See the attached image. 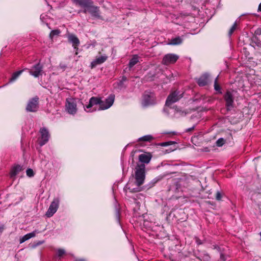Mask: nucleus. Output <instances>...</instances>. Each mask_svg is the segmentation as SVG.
<instances>
[{
  "label": "nucleus",
  "instance_id": "f257e3e1",
  "mask_svg": "<svg viewBox=\"0 0 261 261\" xmlns=\"http://www.w3.org/2000/svg\"><path fill=\"white\" fill-rule=\"evenodd\" d=\"M145 178V165L144 164L138 165L135 169V184L138 187L141 186Z\"/></svg>",
  "mask_w": 261,
  "mask_h": 261
},
{
  "label": "nucleus",
  "instance_id": "f03ea898",
  "mask_svg": "<svg viewBox=\"0 0 261 261\" xmlns=\"http://www.w3.org/2000/svg\"><path fill=\"white\" fill-rule=\"evenodd\" d=\"M93 4V2L91 1V3L88 5L86 9L84 10L83 12L85 13L88 12L92 17L98 19H101L99 7L94 6Z\"/></svg>",
  "mask_w": 261,
  "mask_h": 261
},
{
  "label": "nucleus",
  "instance_id": "7ed1b4c3",
  "mask_svg": "<svg viewBox=\"0 0 261 261\" xmlns=\"http://www.w3.org/2000/svg\"><path fill=\"white\" fill-rule=\"evenodd\" d=\"M38 109L39 97L36 96L29 100L25 109L27 112H36Z\"/></svg>",
  "mask_w": 261,
  "mask_h": 261
},
{
  "label": "nucleus",
  "instance_id": "20e7f679",
  "mask_svg": "<svg viewBox=\"0 0 261 261\" xmlns=\"http://www.w3.org/2000/svg\"><path fill=\"white\" fill-rule=\"evenodd\" d=\"M155 103L154 95L152 93L145 92L143 96L142 105L143 107H146Z\"/></svg>",
  "mask_w": 261,
  "mask_h": 261
},
{
  "label": "nucleus",
  "instance_id": "39448f33",
  "mask_svg": "<svg viewBox=\"0 0 261 261\" xmlns=\"http://www.w3.org/2000/svg\"><path fill=\"white\" fill-rule=\"evenodd\" d=\"M182 97V93L180 94L179 91H175L168 96L166 101V105L170 106L172 103L178 101Z\"/></svg>",
  "mask_w": 261,
  "mask_h": 261
},
{
  "label": "nucleus",
  "instance_id": "423d86ee",
  "mask_svg": "<svg viewBox=\"0 0 261 261\" xmlns=\"http://www.w3.org/2000/svg\"><path fill=\"white\" fill-rule=\"evenodd\" d=\"M59 204V199L55 198L51 202L49 207L46 212L45 215L49 218L53 216V215L57 212Z\"/></svg>",
  "mask_w": 261,
  "mask_h": 261
},
{
  "label": "nucleus",
  "instance_id": "0eeeda50",
  "mask_svg": "<svg viewBox=\"0 0 261 261\" xmlns=\"http://www.w3.org/2000/svg\"><path fill=\"white\" fill-rule=\"evenodd\" d=\"M115 99V95L111 94L109 97L103 101L101 100V107L98 109V110H103L110 108L113 104Z\"/></svg>",
  "mask_w": 261,
  "mask_h": 261
},
{
  "label": "nucleus",
  "instance_id": "6e6552de",
  "mask_svg": "<svg viewBox=\"0 0 261 261\" xmlns=\"http://www.w3.org/2000/svg\"><path fill=\"white\" fill-rule=\"evenodd\" d=\"M226 107L227 111L231 110L233 108V96L230 91H227L224 95Z\"/></svg>",
  "mask_w": 261,
  "mask_h": 261
},
{
  "label": "nucleus",
  "instance_id": "1a4fd4ad",
  "mask_svg": "<svg viewBox=\"0 0 261 261\" xmlns=\"http://www.w3.org/2000/svg\"><path fill=\"white\" fill-rule=\"evenodd\" d=\"M178 59V56L173 54L166 55L162 60V63L164 65H169L174 63Z\"/></svg>",
  "mask_w": 261,
  "mask_h": 261
},
{
  "label": "nucleus",
  "instance_id": "9d476101",
  "mask_svg": "<svg viewBox=\"0 0 261 261\" xmlns=\"http://www.w3.org/2000/svg\"><path fill=\"white\" fill-rule=\"evenodd\" d=\"M43 66L40 65V63L34 65L32 68L30 70L29 73L31 75L34 76L35 77H37L39 76L42 75L43 71Z\"/></svg>",
  "mask_w": 261,
  "mask_h": 261
},
{
  "label": "nucleus",
  "instance_id": "9b49d317",
  "mask_svg": "<svg viewBox=\"0 0 261 261\" xmlns=\"http://www.w3.org/2000/svg\"><path fill=\"white\" fill-rule=\"evenodd\" d=\"M66 110L70 114H74L77 111L76 103L73 99H67Z\"/></svg>",
  "mask_w": 261,
  "mask_h": 261
},
{
  "label": "nucleus",
  "instance_id": "f8f14e48",
  "mask_svg": "<svg viewBox=\"0 0 261 261\" xmlns=\"http://www.w3.org/2000/svg\"><path fill=\"white\" fill-rule=\"evenodd\" d=\"M40 133L41 137L39 144L40 146H43L48 142L49 138V134L48 130L44 127L40 128Z\"/></svg>",
  "mask_w": 261,
  "mask_h": 261
},
{
  "label": "nucleus",
  "instance_id": "ddd939ff",
  "mask_svg": "<svg viewBox=\"0 0 261 261\" xmlns=\"http://www.w3.org/2000/svg\"><path fill=\"white\" fill-rule=\"evenodd\" d=\"M210 75L207 73H204L197 79V83L200 86L206 85L209 82Z\"/></svg>",
  "mask_w": 261,
  "mask_h": 261
},
{
  "label": "nucleus",
  "instance_id": "4468645a",
  "mask_svg": "<svg viewBox=\"0 0 261 261\" xmlns=\"http://www.w3.org/2000/svg\"><path fill=\"white\" fill-rule=\"evenodd\" d=\"M107 59L108 57L106 55L97 57L94 60H93L91 62V68H93L95 67L97 65H99L103 63L107 60Z\"/></svg>",
  "mask_w": 261,
  "mask_h": 261
},
{
  "label": "nucleus",
  "instance_id": "2eb2a0df",
  "mask_svg": "<svg viewBox=\"0 0 261 261\" xmlns=\"http://www.w3.org/2000/svg\"><path fill=\"white\" fill-rule=\"evenodd\" d=\"M99 105V107H101V99L97 97H92L89 101V104L86 106L87 109L91 108L94 105Z\"/></svg>",
  "mask_w": 261,
  "mask_h": 261
},
{
  "label": "nucleus",
  "instance_id": "dca6fc26",
  "mask_svg": "<svg viewBox=\"0 0 261 261\" xmlns=\"http://www.w3.org/2000/svg\"><path fill=\"white\" fill-rule=\"evenodd\" d=\"M151 157L152 156L149 153H142L139 155V160L144 164H148L150 161Z\"/></svg>",
  "mask_w": 261,
  "mask_h": 261
},
{
  "label": "nucleus",
  "instance_id": "f3484780",
  "mask_svg": "<svg viewBox=\"0 0 261 261\" xmlns=\"http://www.w3.org/2000/svg\"><path fill=\"white\" fill-rule=\"evenodd\" d=\"M68 39V41L72 43L73 47L75 49H77L80 44V41L77 37L73 34H70L69 35Z\"/></svg>",
  "mask_w": 261,
  "mask_h": 261
},
{
  "label": "nucleus",
  "instance_id": "a211bd4d",
  "mask_svg": "<svg viewBox=\"0 0 261 261\" xmlns=\"http://www.w3.org/2000/svg\"><path fill=\"white\" fill-rule=\"evenodd\" d=\"M127 79L126 77L125 76H122L121 80L115 83V85H116L115 88H117L119 90L125 89L127 86L125 84V82L127 81Z\"/></svg>",
  "mask_w": 261,
  "mask_h": 261
},
{
  "label": "nucleus",
  "instance_id": "6ab92c4d",
  "mask_svg": "<svg viewBox=\"0 0 261 261\" xmlns=\"http://www.w3.org/2000/svg\"><path fill=\"white\" fill-rule=\"evenodd\" d=\"M73 2L85 9L91 3V0H72Z\"/></svg>",
  "mask_w": 261,
  "mask_h": 261
},
{
  "label": "nucleus",
  "instance_id": "aec40b11",
  "mask_svg": "<svg viewBox=\"0 0 261 261\" xmlns=\"http://www.w3.org/2000/svg\"><path fill=\"white\" fill-rule=\"evenodd\" d=\"M22 170V167L19 165L14 166L11 170L10 177L11 178L14 177Z\"/></svg>",
  "mask_w": 261,
  "mask_h": 261
},
{
  "label": "nucleus",
  "instance_id": "412c9836",
  "mask_svg": "<svg viewBox=\"0 0 261 261\" xmlns=\"http://www.w3.org/2000/svg\"><path fill=\"white\" fill-rule=\"evenodd\" d=\"M37 230H35L31 233H28L24 236H23L20 239V243H22L26 241L27 240L34 237L36 236V234L37 233Z\"/></svg>",
  "mask_w": 261,
  "mask_h": 261
},
{
  "label": "nucleus",
  "instance_id": "4be33fe9",
  "mask_svg": "<svg viewBox=\"0 0 261 261\" xmlns=\"http://www.w3.org/2000/svg\"><path fill=\"white\" fill-rule=\"evenodd\" d=\"M182 42V39L180 37H177L171 39L170 42L168 43V44L176 45L181 44Z\"/></svg>",
  "mask_w": 261,
  "mask_h": 261
},
{
  "label": "nucleus",
  "instance_id": "5701e85b",
  "mask_svg": "<svg viewBox=\"0 0 261 261\" xmlns=\"http://www.w3.org/2000/svg\"><path fill=\"white\" fill-rule=\"evenodd\" d=\"M139 62V57L138 55H135L129 62L128 66L129 69L132 68L134 65Z\"/></svg>",
  "mask_w": 261,
  "mask_h": 261
},
{
  "label": "nucleus",
  "instance_id": "b1692460",
  "mask_svg": "<svg viewBox=\"0 0 261 261\" xmlns=\"http://www.w3.org/2000/svg\"><path fill=\"white\" fill-rule=\"evenodd\" d=\"M153 139V137L151 135H146L139 139V141L149 142Z\"/></svg>",
  "mask_w": 261,
  "mask_h": 261
},
{
  "label": "nucleus",
  "instance_id": "393cba45",
  "mask_svg": "<svg viewBox=\"0 0 261 261\" xmlns=\"http://www.w3.org/2000/svg\"><path fill=\"white\" fill-rule=\"evenodd\" d=\"M23 70H20L17 72H14L12 75L11 78L10 80V82H12L14 81L17 79V78L21 74Z\"/></svg>",
  "mask_w": 261,
  "mask_h": 261
},
{
  "label": "nucleus",
  "instance_id": "a878e982",
  "mask_svg": "<svg viewBox=\"0 0 261 261\" xmlns=\"http://www.w3.org/2000/svg\"><path fill=\"white\" fill-rule=\"evenodd\" d=\"M218 79V76L216 78V79L215 80L214 88L216 91H218L220 93H221V88H220V86L217 83Z\"/></svg>",
  "mask_w": 261,
  "mask_h": 261
},
{
  "label": "nucleus",
  "instance_id": "bb28decb",
  "mask_svg": "<svg viewBox=\"0 0 261 261\" xmlns=\"http://www.w3.org/2000/svg\"><path fill=\"white\" fill-rule=\"evenodd\" d=\"M225 143V140L223 138H219V139H218V140L216 141V145L217 146L221 147L223 144H224Z\"/></svg>",
  "mask_w": 261,
  "mask_h": 261
},
{
  "label": "nucleus",
  "instance_id": "cd10ccee",
  "mask_svg": "<svg viewBox=\"0 0 261 261\" xmlns=\"http://www.w3.org/2000/svg\"><path fill=\"white\" fill-rule=\"evenodd\" d=\"M237 27V22H234L233 25L231 27V28L230 29L229 32H228V35L230 36L232 33L234 32V31L236 30Z\"/></svg>",
  "mask_w": 261,
  "mask_h": 261
},
{
  "label": "nucleus",
  "instance_id": "c85d7f7f",
  "mask_svg": "<svg viewBox=\"0 0 261 261\" xmlns=\"http://www.w3.org/2000/svg\"><path fill=\"white\" fill-rule=\"evenodd\" d=\"M60 31L58 30H54L51 31L49 37L50 38H53V37L55 35H58L60 33Z\"/></svg>",
  "mask_w": 261,
  "mask_h": 261
},
{
  "label": "nucleus",
  "instance_id": "c756f323",
  "mask_svg": "<svg viewBox=\"0 0 261 261\" xmlns=\"http://www.w3.org/2000/svg\"><path fill=\"white\" fill-rule=\"evenodd\" d=\"M26 173H27V176H28L29 177H33L34 175V171L31 168H29L27 170Z\"/></svg>",
  "mask_w": 261,
  "mask_h": 261
},
{
  "label": "nucleus",
  "instance_id": "7c9ffc66",
  "mask_svg": "<svg viewBox=\"0 0 261 261\" xmlns=\"http://www.w3.org/2000/svg\"><path fill=\"white\" fill-rule=\"evenodd\" d=\"M65 253V251L62 249H59L58 250L57 254L59 257L62 256Z\"/></svg>",
  "mask_w": 261,
  "mask_h": 261
},
{
  "label": "nucleus",
  "instance_id": "2f4dec72",
  "mask_svg": "<svg viewBox=\"0 0 261 261\" xmlns=\"http://www.w3.org/2000/svg\"><path fill=\"white\" fill-rule=\"evenodd\" d=\"M174 143H175V142H172V141L165 142L162 143H161V146H167L173 144Z\"/></svg>",
  "mask_w": 261,
  "mask_h": 261
},
{
  "label": "nucleus",
  "instance_id": "473e14b6",
  "mask_svg": "<svg viewBox=\"0 0 261 261\" xmlns=\"http://www.w3.org/2000/svg\"><path fill=\"white\" fill-rule=\"evenodd\" d=\"M216 199L217 200H220L221 199V194L219 191H218L216 193Z\"/></svg>",
  "mask_w": 261,
  "mask_h": 261
},
{
  "label": "nucleus",
  "instance_id": "72a5a7b5",
  "mask_svg": "<svg viewBox=\"0 0 261 261\" xmlns=\"http://www.w3.org/2000/svg\"><path fill=\"white\" fill-rule=\"evenodd\" d=\"M128 189L130 190V191L132 192H139L140 191V190L139 188H134V189H130V188H128Z\"/></svg>",
  "mask_w": 261,
  "mask_h": 261
},
{
  "label": "nucleus",
  "instance_id": "f704fd0d",
  "mask_svg": "<svg viewBox=\"0 0 261 261\" xmlns=\"http://www.w3.org/2000/svg\"><path fill=\"white\" fill-rule=\"evenodd\" d=\"M196 242L198 245H201L202 244V241L198 238H195Z\"/></svg>",
  "mask_w": 261,
  "mask_h": 261
},
{
  "label": "nucleus",
  "instance_id": "c9c22d12",
  "mask_svg": "<svg viewBox=\"0 0 261 261\" xmlns=\"http://www.w3.org/2000/svg\"><path fill=\"white\" fill-rule=\"evenodd\" d=\"M44 243V241H40L36 243V244L34 245V247H36L37 246L40 245Z\"/></svg>",
  "mask_w": 261,
  "mask_h": 261
},
{
  "label": "nucleus",
  "instance_id": "e433bc0d",
  "mask_svg": "<svg viewBox=\"0 0 261 261\" xmlns=\"http://www.w3.org/2000/svg\"><path fill=\"white\" fill-rule=\"evenodd\" d=\"M195 127V126L194 125L192 127H190V128H189L187 129H186V132H191V131L193 130L194 129Z\"/></svg>",
  "mask_w": 261,
  "mask_h": 261
},
{
  "label": "nucleus",
  "instance_id": "4c0bfd02",
  "mask_svg": "<svg viewBox=\"0 0 261 261\" xmlns=\"http://www.w3.org/2000/svg\"><path fill=\"white\" fill-rule=\"evenodd\" d=\"M4 229V225H0V233H2Z\"/></svg>",
  "mask_w": 261,
  "mask_h": 261
},
{
  "label": "nucleus",
  "instance_id": "58836bf2",
  "mask_svg": "<svg viewBox=\"0 0 261 261\" xmlns=\"http://www.w3.org/2000/svg\"><path fill=\"white\" fill-rule=\"evenodd\" d=\"M220 258L222 261H225L226 259L225 258L224 255L223 254H221Z\"/></svg>",
  "mask_w": 261,
  "mask_h": 261
},
{
  "label": "nucleus",
  "instance_id": "ea45409f",
  "mask_svg": "<svg viewBox=\"0 0 261 261\" xmlns=\"http://www.w3.org/2000/svg\"><path fill=\"white\" fill-rule=\"evenodd\" d=\"M116 215L117 217H118V218L119 217V215H120L119 212L117 208L116 209Z\"/></svg>",
  "mask_w": 261,
  "mask_h": 261
},
{
  "label": "nucleus",
  "instance_id": "a19ab883",
  "mask_svg": "<svg viewBox=\"0 0 261 261\" xmlns=\"http://www.w3.org/2000/svg\"><path fill=\"white\" fill-rule=\"evenodd\" d=\"M258 11L261 12V3L259 4L258 6Z\"/></svg>",
  "mask_w": 261,
  "mask_h": 261
},
{
  "label": "nucleus",
  "instance_id": "79ce46f5",
  "mask_svg": "<svg viewBox=\"0 0 261 261\" xmlns=\"http://www.w3.org/2000/svg\"><path fill=\"white\" fill-rule=\"evenodd\" d=\"M180 113H181V115L185 116L186 115V113L183 111H180Z\"/></svg>",
  "mask_w": 261,
  "mask_h": 261
},
{
  "label": "nucleus",
  "instance_id": "37998d69",
  "mask_svg": "<svg viewBox=\"0 0 261 261\" xmlns=\"http://www.w3.org/2000/svg\"><path fill=\"white\" fill-rule=\"evenodd\" d=\"M60 67L62 68V69H65L66 68V66L65 65H60Z\"/></svg>",
  "mask_w": 261,
  "mask_h": 261
},
{
  "label": "nucleus",
  "instance_id": "c03bdc74",
  "mask_svg": "<svg viewBox=\"0 0 261 261\" xmlns=\"http://www.w3.org/2000/svg\"><path fill=\"white\" fill-rule=\"evenodd\" d=\"M75 261H84V259H76Z\"/></svg>",
  "mask_w": 261,
  "mask_h": 261
}]
</instances>
